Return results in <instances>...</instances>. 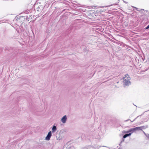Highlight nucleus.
I'll return each instance as SVG.
<instances>
[{
    "label": "nucleus",
    "mask_w": 149,
    "mask_h": 149,
    "mask_svg": "<svg viewBox=\"0 0 149 149\" xmlns=\"http://www.w3.org/2000/svg\"><path fill=\"white\" fill-rule=\"evenodd\" d=\"M130 78L128 74H126L125 77L123 78V83L126 86L129 85L130 84L131 82L130 81Z\"/></svg>",
    "instance_id": "nucleus-1"
},
{
    "label": "nucleus",
    "mask_w": 149,
    "mask_h": 149,
    "mask_svg": "<svg viewBox=\"0 0 149 149\" xmlns=\"http://www.w3.org/2000/svg\"><path fill=\"white\" fill-rule=\"evenodd\" d=\"M140 130V127H136L134 128H133L130 129L128 131L126 132L128 133L130 132V133H131V134L134 132H136L137 131Z\"/></svg>",
    "instance_id": "nucleus-2"
},
{
    "label": "nucleus",
    "mask_w": 149,
    "mask_h": 149,
    "mask_svg": "<svg viewBox=\"0 0 149 149\" xmlns=\"http://www.w3.org/2000/svg\"><path fill=\"white\" fill-rule=\"evenodd\" d=\"M52 136V132L51 131L49 132L45 138V140L49 141L50 139V138Z\"/></svg>",
    "instance_id": "nucleus-3"
},
{
    "label": "nucleus",
    "mask_w": 149,
    "mask_h": 149,
    "mask_svg": "<svg viewBox=\"0 0 149 149\" xmlns=\"http://www.w3.org/2000/svg\"><path fill=\"white\" fill-rule=\"evenodd\" d=\"M67 120V117L66 115L63 116L61 118V121L63 123H66Z\"/></svg>",
    "instance_id": "nucleus-4"
},
{
    "label": "nucleus",
    "mask_w": 149,
    "mask_h": 149,
    "mask_svg": "<svg viewBox=\"0 0 149 149\" xmlns=\"http://www.w3.org/2000/svg\"><path fill=\"white\" fill-rule=\"evenodd\" d=\"M57 130V128L55 125H53L52 129V133H54Z\"/></svg>",
    "instance_id": "nucleus-5"
},
{
    "label": "nucleus",
    "mask_w": 149,
    "mask_h": 149,
    "mask_svg": "<svg viewBox=\"0 0 149 149\" xmlns=\"http://www.w3.org/2000/svg\"><path fill=\"white\" fill-rule=\"evenodd\" d=\"M145 11L144 9H140V16L145 15Z\"/></svg>",
    "instance_id": "nucleus-6"
},
{
    "label": "nucleus",
    "mask_w": 149,
    "mask_h": 149,
    "mask_svg": "<svg viewBox=\"0 0 149 149\" xmlns=\"http://www.w3.org/2000/svg\"><path fill=\"white\" fill-rule=\"evenodd\" d=\"M148 127L147 125L140 126V133H141L142 129H144Z\"/></svg>",
    "instance_id": "nucleus-7"
},
{
    "label": "nucleus",
    "mask_w": 149,
    "mask_h": 149,
    "mask_svg": "<svg viewBox=\"0 0 149 149\" xmlns=\"http://www.w3.org/2000/svg\"><path fill=\"white\" fill-rule=\"evenodd\" d=\"M131 133H129V134H125L123 136V139H125L127 137L131 135Z\"/></svg>",
    "instance_id": "nucleus-8"
},
{
    "label": "nucleus",
    "mask_w": 149,
    "mask_h": 149,
    "mask_svg": "<svg viewBox=\"0 0 149 149\" xmlns=\"http://www.w3.org/2000/svg\"><path fill=\"white\" fill-rule=\"evenodd\" d=\"M142 132H143L146 136L149 139V134H146L143 131H142Z\"/></svg>",
    "instance_id": "nucleus-9"
},
{
    "label": "nucleus",
    "mask_w": 149,
    "mask_h": 149,
    "mask_svg": "<svg viewBox=\"0 0 149 149\" xmlns=\"http://www.w3.org/2000/svg\"><path fill=\"white\" fill-rule=\"evenodd\" d=\"M136 118L135 119H134V120H133V121H131V122H132L133 121H134V120H135ZM129 120H129H125V122H127V121H128V120Z\"/></svg>",
    "instance_id": "nucleus-10"
},
{
    "label": "nucleus",
    "mask_w": 149,
    "mask_h": 149,
    "mask_svg": "<svg viewBox=\"0 0 149 149\" xmlns=\"http://www.w3.org/2000/svg\"><path fill=\"white\" fill-rule=\"evenodd\" d=\"M149 28V24L145 28V29H147Z\"/></svg>",
    "instance_id": "nucleus-11"
},
{
    "label": "nucleus",
    "mask_w": 149,
    "mask_h": 149,
    "mask_svg": "<svg viewBox=\"0 0 149 149\" xmlns=\"http://www.w3.org/2000/svg\"><path fill=\"white\" fill-rule=\"evenodd\" d=\"M124 141V139H123L122 140V141H121V142H120V143L119 145H120V144H121Z\"/></svg>",
    "instance_id": "nucleus-12"
},
{
    "label": "nucleus",
    "mask_w": 149,
    "mask_h": 149,
    "mask_svg": "<svg viewBox=\"0 0 149 149\" xmlns=\"http://www.w3.org/2000/svg\"><path fill=\"white\" fill-rule=\"evenodd\" d=\"M57 140H60V137H59L57 138Z\"/></svg>",
    "instance_id": "nucleus-13"
},
{
    "label": "nucleus",
    "mask_w": 149,
    "mask_h": 149,
    "mask_svg": "<svg viewBox=\"0 0 149 149\" xmlns=\"http://www.w3.org/2000/svg\"><path fill=\"white\" fill-rule=\"evenodd\" d=\"M147 119H146L145 121H144V122H146V121H147Z\"/></svg>",
    "instance_id": "nucleus-14"
},
{
    "label": "nucleus",
    "mask_w": 149,
    "mask_h": 149,
    "mask_svg": "<svg viewBox=\"0 0 149 149\" xmlns=\"http://www.w3.org/2000/svg\"><path fill=\"white\" fill-rule=\"evenodd\" d=\"M124 2L125 3H127V2H125V1H124Z\"/></svg>",
    "instance_id": "nucleus-15"
},
{
    "label": "nucleus",
    "mask_w": 149,
    "mask_h": 149,
    "mask_svg": "<svg viewBox=\"0 0 149 149\" xmlns=\"http://www.w3.org/2000/svg\"><path fill=\"white\" fill-rule=\"evenodd\" d=\"M135 8L136 9H137V8H135Z\"/></svg>",
    "instance_id": "nucleus-16"
}]
</instances>
